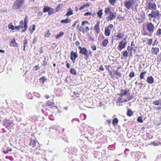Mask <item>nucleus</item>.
<instances>
[{"label": "nucleus", "instance_id": "nucleus-1", "mask_svg": "<svg viewBox=\"0 0 161 161\" xmlns=\"http://www.w3.org/2000/svg\"><path fill=\"white\" fill-rule=\"evenodd\" d=\"M25 3L24 0H15L13 6L12 8L15 10L19 8Z\"/></svg>", "mask_w": 161, "mask_h": 161}, {"label": "nucleus", "instance_id": "nucleus-2", "mask_svg": "<svg viewBox=\"0 0 161 161\" xmlns=\"http://www.w3.org/2000/svg\"><path fill=\"white\" fill-rule=\"evenodd\" d=\"M134 3V1L132 0H129L127 1H125V6L128 9L131 8L133 9V5Z\"/></svg>", "mask_w": 161, "mask_h": 161}, {"label": "nucleus", "instance_id": "nucleus-3", "mask_svg": "<svg viewBox=\"0 0 161 161\" xmlns=\"http://www.w3.org/2000/svg\"><path fill=\"white\" fill-rule=\"evenodd\" d=\"M147 28L148 31L152 33L153 32L155 27L151 23H149L147 25Z\"/></svg>", "mask_w": 161, "mask_h": 161}, {"label": "nucleus", "instance_id": "nucleus-4", "mask_svg": "<svg viewBox=\"0 0 161 161\" xmlns=\"http://www.w3.org/2000/svg\"><path fill=\"white\" fill-rule=\"evenodd\" d=\"M148 16L152 18H156L157 17L159 16V12L157 10H152L151 13L148 14Z\"/></svg>", "mask_w": 161, "mask_h": 161}, {"label": "nucleus", "instance_id": "nucleus-5", "mask_svg": "<svg viewBox=\"0 0 161 161\" xmlns=\"http://www.w3.org/2000/svg\"><path fill=\"white\" fill-rule=\"evenodd\" d=\"M126 43V42H123V41H121L119 42L118 47H119L118 49L119 51H121L122 49L125 47Z\"/></svg>", "mask_w": 161, "mask_h": 161}, {"label": "nucleus", "instance_id": "nucleus-6", "mask_svg": "<svg viewBox=\"0 0 161 161\" xmlns=\"http://www.w3.org/2000/svg\"><path fill=\"white\" fill-rule=\"evenodd\" d=\"M79 53H80L84 55L86 58H88L89 57V55L87 54V50L85 47H83V49L80 50Z\"/></svg>", "mask_w": 161, "mask_h": 161}, {"label": "nucleus", "instance_id": "nucleus-7", "mask_svg": "<svg viewBox=\"0 0 161 161\" xmlns=\"http://www.w3.org/2000/svg\"><path fill=\"white\" fill-rule=\"evenodd\" d=\"M70 59L72 61L73 63H75V59L78 57V55L72 51L71 52Z\"/></svg>", "mask_w": 161, "mask_h": 161}, {"label": "nucleus", "instance_id": "nucleus-8", "mask_svg": "<svg viewBox=\"0 0 161 161\" xmlns=\"http://www.w3.org/2000/svg\"><path fill=\"white\" fill-rule=\"evenodd\" d=\"M100 22L98 21H97L96 24V25L94 28V30L96 31V33L97 34L99 33L100 32V29L99 27Z\"/></svg>", "mask_w": 161, "mask_h": 161}, {"label": "nucleus", "instance_id": "nucleus-9", "mask_svg": "<svg viewBox=\"0 0 161 161\" xmlns=\"http://www.w3.org/2000/svg\"><path fill=\"white\" fill-rule=\"evenodd\" d=\"M147 6L148 7L147 9H155L156 8V6L154 3H148L147 4Z\"/></svg>", "mask_w": 161, "mask_h": 161}, {"label": "nucleus", "instance_id": "nucleus-10", "mask_svg": "<svg viewBox=\"0 0 161 161\" xmlns=\"http://www.w3.org/2000/svg\"><path fill=\"white\" fill-rule=\"evenodd\" d=\"M46 105L49 108H53L54 107H55V106L54 105V103L53 102L49 101L47 102Z\"/></svg>", "mask_w": 161, "mask_h": 161}, {"label": "nucleus", "instance_id": "nucleus-11", "mask_svg": "<svg viewBox=\"0 0 161 161\" xmlns=\"http://www.w3.org/2000/svg\"><path fill=\"white\" fill-rule=\"evenodd\" d=\"M147 81L149 84H152L154 82L153 78L152 76L148 77L147 78Z\"/></svg>", "mask_w": 161, "mask_h": 161}, {"label": "nucleus", "instance_id": "nucleus-12", "mask_svg": "<svg viewBox=\"0 0 161 161\" xmlns=\"http://www.w3.org/2000/svg\"><path fill=\"white\" fill-rule=\"evenodd\" d=\"M116 13H112V12L107 17V19H108L109 20H111L112 19H114L116 17ZM107 20H108L107 19Z\"/></svg>", "mask_w": 161, "mask_h": 161}, {"label": "nucleus", "instance_id": "nucleus-13", "mask_svg": "<svg viewBox=\"0 0 161 161\" xmlns=\"http://www.w3.org/2000/svg\"><path fill=\"white\" fill-rule=\"evenodd\" d=\"M10 46L12 47H18V44L16 43L15 39H14L10 42Z\"/></svg>", "mask_w": 161, "mask_h": 161}, {"label": "nucleus", "instance_id": "nucleus-14", "mask_svg": "<svg viewBox=\"0 0 161 161\" xmlns=\"http://www.w3.org/2000/svg\"><path fill=\"white\" fill-rule=\"evenodd\" d=\"M110 31L109 30L108 27H105L104 34L106 36H108L110 35Z\"/></svg>", "mask_w": 161, "mask_h": 161}, {"label": "nucleus", "instance_id": "nucleus-15", "mask_svg": "<svg viewBox=\"0 0 161 161\" xmlns=\"http://www.w3.org/2000/svg\"><path fill=\"white\" fill-rule=\"evenodd\" d=\"M121 91H123V92H122L119 95L121 97H122L123 96L126 95L127 94L128 92L129 91V90H123V89L121 90Z\"/></svg>", "mask_w": 161, "mask_h": 161}, {"label": "nucleus", "instance_id": "nucleus-16", "mask_svg": "<svg viewBox=\"0 0 161 161\" xmlns=\"http://www.w3.org/2000/svg\"><path fill=\"white\" fill-rule=\"evenodd\" d=\"M152 52L155 55L157 54L159 52V49L158 48H152Z\"/></svg>", "mask_w": 161, "mask_h": 161}, {"label": "nucleus", "instance_id": "nucleus-17", "mask_svg": "<svg viewBox=\"0 0 161 161\" xmlns=\"http://www.w3.org/2000/svg\"><path fill=\"white\" fill-rule=\"evenodd\" d=\"M36 142L35 140H31L29 145L32 146L33 147L36 146Z\"/></svg>", "mask_w": 161, "mask_h": 161}, {"label": "nucleus", "instance_id": "nucleus-18", "mask_svg": "<svg viewBox=\"0 0 161 161\" xmlns=\"http://www.w3.org/2000/svg\"><path fill=\"white\" fill-rule=\"evenodd\" d=\"M70 21L69 19L67 18L65 19H63L61 21V22L62 23H68Z\"/></svg>", "mask_w": 161, "mask_h": 161}, {"label": "nucleus", "instance_id": "nucleus-19", "mask_svg": "<svg viewBox=\"0 0 161 161\" xmlns=\"http://www.w3.org/2000/svg\"><path fill=\"white\" fill-rule=\"evenodd\" d=\"M108 40L107 39H105L103 42V47H106L107 45L108 44Z\"/></svg>", "mask_w": 161, "mask_h": 161}, {"label": "nucleus", "instance_id": "nucleus-20", "mask_svg": "<svg viewBox=\"0 0 161 161\" xmlns=\"http://www.w3.org/2000/svg\"><path fill=\"white\" fill-rule=\"evenodd\" d=\"M118 122V119L116 118L114 119L113 120L112 124L114 126H116Z\"/></svg>", "mask_w": 161, "mask_h": 161}, {"label": "nucleus", "instance_id": "nucleus-21", "mask_svg": "<svg viewBox=\"0 0 161 161\" xmlns=\"http://www.w3.org/2000/svg\"><path fill=\"white\" fill-rule=\"evenodd\" d=\"M105 13L106 14H110L111 13V9L109 8H105Z\"/></svg>", "mask_w": 161, "mask_h": 161}, {"label": "nucleus", "instance_id": "nucleus-22", "mask_svg": "<svg viewBox=\"0 0 161 161\" xmlns=\"http://www.w3.org/2000/svg\"><path fill=\"white\" fill-rule=\"evenodd\" d=\"M70 73L71 74H73L75 75H76V70L74 68H71L70 69Z\"/></svg>", "mask_w": 161, "mask_h": 161}, {"label": "nucleus", "instance_id": "nucleus-23", "mask_svg": "<svg viewBox=\"0 0 161 161\" xmlns=\"http://www.w3.org/2000/svg\"><path fill=\"white\" fill-rule=\"evenodd\" d=\"M114 74H116L119 77H120L121 76V74L118 71V70H114L113 71Z\"/></svg>", "mask_w": 161, "mask_h": 161}, {"label": "nucleus", "instance_id": "nucleus-24", "mask_svg": "<svg viewBox=\"0 0 161 161\" xmlns=\"http://www.w3.org/2000/svg\"><path fill=\"white\" fill-rule=\"evenodd\" d=\"M73 13L72 10L70 8H69V11L67 12L66 15L69 16L73 14Z\"/></svg>", "mask_w": 161, "mask_h": 161}, {"label": "nucleus", "instance_id": "nucleus-25", "mask_svg": "<svg viewBox=\"0 0 161 161\" xmlns=\"http://www.w3.org/2000/svg\"><path fill=\"white\" fill-rule=\"evenodd\" d=\"M124 36V35L123 34H121L119 33H118L117 34V37L118 39H122Z\"/></svg>", "mask_w": 161, "mask_h": 161}, {"label": "nucleus", "instance_id": "nucleus-26", "mask_svg": "<svg viewBox=\"0 0 161 161\" xmlns=\"http://www.w3.org/2000/svg\"><path fill=\"white\" fill-rule=\"evenodd\" d=\"M40 81L42 83V84H43L44 82L47 80V79L45 76H43L42 78H41L39 79Z\"/></svg>", "mask_w": 161, "mask_h": 161}, {"label": "nucleus", "instance_id": "nucleus-27", "mask_svg": "<svg viewBox=\"0 0 161 161\" xmlns=\"http://www.w3.org/2000/svg\"><path fill=\"white\" fill-rule=\"evenodd\" d=\"M146 71H145L143 72H142L141 73L140 75V78L142 80L144 78V75L146 74Z\"/></svg>", "mask_w": 161, "mask_h": 161}, {"label": "nucleus", "instance_id": "nucleus-28", "mask_svg": "<svg viewBox=\"0 0 161 161\" xmlns=\"http://www.w3.org/2000/svg\"><path fill=\"white\" fill-rule=\"evenodd\" d=\"M102 9H100L98 11V12L97 13L98 17L99 18H101V16L103 14L102 13Z\"/></svg>", "mask_w": 161, "mask_h": 161}, {"label": "nucleus", "instance_id": "nucleus-29", "mask_svg": "<svg viewBox=\"0 0 161 161\" xmlns=\"http://www.w3.org/2000/svg\"><path fill=\"white\" fill-rule=\"evenodd\" d=\"M12 23H9L8 25V27L9 29H10L12 30H15V27L13 25Z\"/></svg>", "mask_w": 161, "mask_h": 161}, {"label": "nucleus", "instance_id": "nucleus-30", "mask_svg": "<svg viewBox=\"0 0 161 161\" xmlns=\"http://www.w3.org/2000/svg\"><path fill=\"white\" fill-rule=\"evenodd\" d=\"M133 112L131 109H129L127 112V115L129 116H131L133 115Z\"/></svg>", "mask_w": 161, "mask_h": 161}, {"label": "nucleus", "instance_id": "nucleus-31", "mask_svg": "<svg viewBox=\"0 0 161 161\" xmlns=\"http://www.w3.org/2000/svg\"><path fill=\"white\" fill-rule=\"evenodd\" d=\"M64 33L63 32H61L59 34L56 35V39H58L60 37L64 35Z\"/></svg>", "mask_w": 161, "mask_h": 161}, {"label": "nucleus", "instance_id": "nucleus-32", "mask_svg": "<svg viewBox=\"0 0 161 161\" xmlns=\"http://www.w3.org/2000/svg\"><path fill=\"white\" fill-rule=\"evenodd\" d=\"M51 8L47 6H45L43 9V12H46L48 11Z\"/></svg>", "mask_w": 161, "mask_h": 161}, {"label": "nucleus", "instance_id": "nucleus-33", "mask_svg": "<svg viewBox=\"0 0 161 161\" xmlns=\"http://www.w3.org/2000/svg\"><path fill=\"white\" fill-rule=\"evenodd\" d=\"M117 0H108V1L111 5L114 6Z\"/></svg>", "mask_w": 161, "mask_h": 161}, {"label": "nucleus", "instance_id": "nucleus-34", "mask_svg": "<svg viewBox=\"0 0 161 161\" xmlns=\"http://www.w3.org/2000/svg\"><path fill=\"white\" fill-rule=\"evenodd\" d=\"M161 100H159L158 101H154L153 102V103L155 105H158L160 103V101Z\"/></svg>", "mask_w": 161, "mask_h": 161}, {"label": "nucleus", "instance_id": "nucleus-35", "mask_svg": "<svg viewBox=\"0 0 161 161\" xmlns=\"http://www.w3.org/2000/svg\"><path fill=\"white\" fill-rule=\"evenodd\" d=\"M48 11V14L49 15H51L53 14L54 12V10L53 8H51Z\"/></svg>", "mask_w": 161, "mask_h": 161}, {"label": "nucleus", "instance_id": "nucleus-36", "mask_svg": "<svg viewBox=\"0 0 161 161\" xmlns=\"http://www.w3.org/2000/svg\"><path fill=\"white\" fill-rule=\"evenodd\" d=\"M137 121L139 122L142 123L143 122V121L142 120V116L139 117L137 119Z\"/></svg>", "mask_w": 161, "mask_h": 161}, {"label": "nucleus", "instance_id": "nucleus-37", "mask_svg": "<svg viewBox=\"0 0 161 161\" xmlns=\"http://www.w3.org/2000/svg\"><path fill=\"white\" fill-rule=\"evenodd\" d=\"M123 55L125 58H127L128 56V53L126 50L125 51L123 52Z\"/></svg>", "mask_w": 161, "mask_h": 161}, {"label": "nucleus", "instance_id": "nucleus-38", "mask_svg": "<svg viewBox=\"0 0 161 161\" xmlns=\"http://www.w3.org/2000/svg\"><path fill=\"white\" fill-rule=\"evenodd\" d=\"M161 34V29H158L157 31L156 35L157 36L160 35Z\"/></svg>", "mask_w": 161, "mask_h": 161}, {"label": "nucleus", "instance_id": "nucleus-39", "mask_svg": "<svg viewBox=\"0 0 161 161\" xmlns=\"http://www.w3.org/2000/svg\"><path fill=\"white\" fill-rule=\"evenodd\" d=\"M50 32L49 31H47L45 33L44 36L46 37H48L50 36Z\"/></svg>", "mask_w": 161, "mask_h": 161}, {"label": "nucleus", "instance_id": "nucleus-40", "mask_svg": "<svg viewBox=\"0 0 161 161\" xmlns=\"http://www.w3.org/2000/svg\"><path fill=\"white\" fill-rule=\"evenodd\" d=\"M85 30V29L83 28V27L82 26V25H81V26L80 27V29L79 31H82V33H85L84 31Z\"/></svg>", "mask_w": 161, "mask_h": 161}, {"label": "nucleus", "instance_id": "nucleus-41", "mask_svg": "<svg viewBox=\"0 0 161 161\" xmlns=\"http://www.w3.org/2000/svg\"><path fill=\"white\" fill-rule=\"evenodd\" d=\"M28 41L26 39H25L24 41V48H25L26 46L27 45Z\"/></svg>", "mask_w": 161, "mask_h": 161}, {"label": "nucleus", "instance_id": "nucleus-42", "mask_svg": "<svg viewBox=\"0 0 161 161\" xmlns=\"http://www.w3.org/2000/svg\"><path fill=\"white\" fill-rule=\"evenodd\" d=\"M148 40V44L151 45L152 43L153 40L152 39H147Z\"/></svg>", "mask_w": 161, "mask_h": 161}, {"label": "nucleus", "instance_id": "nucleus-43", "mask_svg": "<svg viewBox=\"0 0 161 161\" xmlns=\"http://www.w3.org/2000/svg\"><path fill=\"white\" fill-rule=\"evenodd\" d=\"M134 76V73L133 71H131L129 74V77L130 78L133 77Z\"/></svg>", "mask_w": 161, "mask_h": 161}, {"label": "nucleus", "instance_id": "nucleus-44", "mask_svg": "<svg viewBox=\"0 0 161 161\" xmlns=\"http://www.w3.org/2000/svg\"><path fill=\"white\" fill-rule=\"evenodd\" d=\"M23 28V26L22 25H19L17 26H15V29H18V30H19L20 28Z\"/></svg>", "mask_w": 161, "mask_h": 161}, {"label": "nucleus", "instance_id": "nucleus-45", "mask_svg": "<svg viewBox=\"0 0 161 161\" xmlns=\"http://www.w3.org/2000/svg\"><path fill=\"white\" fill-rule=\"evenodd\" d=\"M40 69V68L39 66L37 65H36L34 66V69L35 71H37L38 69Z\"/></svg>", "mask_w": 161, "mask_h": 161}, {"label": "nucleus", "instance_id": "nucleus-46", "mask_svg": "<svg viewBox=\"0 0 161 161\" xmlns=\"http://www.w3.org/2000/svg\"><path fill=\"white\" fill-rule=\"evenodd\" d=\"M88 23V22L86 20L82 22L81 25H84L85 24H87Z\"/></svg>", "mask_w": 161, "mask_h": 161}, {"label": "nucleus", "instance_id": "nucleus-47", "mask_svg": "<svg viewBox=\"0 0 161 161\" xmlns=\"http://www.w3.org/2000/svg\"><path fill=\"white\" fill-rule=\"evenodd\" d=\"M133 48V47H130L129 46H128L127 47V50H130V53L131 54L132 50Z\"/></svg>", "mask_w": 161, "mask_h": 161}, {"label": "nucleus", "instance_id": "nucleus-48", "mask_svg": "<svg viewBox=\"0 0 161 161\" xmlns=\"http://www.w3.org/2000/svg\"><path fill=\"white\" fill-rule=\"evenodd\" d=\"M37 39V38L36 37H34L32 43H36V42Z\"/></svg>", "mask_w": 161, "mask_h": 161}, {"label": "nucleus", "instance_id": "nucleus-49", "mask_svg": "<svg viewBox=\"0 0 161 161\" xmlns=\"http://www.w3.org/2000/svg\"><path fill=\"white\" fill-rule=\"evenodd\" d=\"M91 47L93 50H96V47L94 45L91 46Z\"/></svg>", "mask_w": 161, "mask_h": 161}, {"label": "nucleus", "instance_id": "nucleus-50", "mask_svg": "<svg viewBox=\"0 0 161 161\" xmlns=\"http://www.w3.org/2000/svg\"><path fill=\"white\" fill-rule=\"evenodd\" d=\"M27 16H26L25 19H24V23H28V20H27Z\"/></svg>", "mask_w": 161, "mask_h": 161}, {"label": "nucleus", "instance_id": "nucleus-51", "mask_svg": "<svg viewBox=\"0 0 161 161\" xmlns=\"http://www.w3.org/2000/svg\"><path fill=\"white\" fill-rule=\"evenodd\" d=\"M85 29V33L89 31V27L88 26H86Z\"/></svg>", "mask_w": 161, "mask_h": 161}, {"label": "nucleus", "instance_id": "nucleus-52", "mask_svg": "<svg viewBox=\"0 0 161 161\" xmlns=\"http://www.w3.org/2000/svg\"><path fill=\"white\" fill-rule=\"evenodd\" d=\"M75 44L76 46H78L80 44V43L79 41H76L75 42Z\"/></svg>", "mask_w": 161, "mask_h": 161}, {"label": "nucleus", "instance_id": "nucleus-53", "mask_svg": "<svg viewBox=\"0 0 161 161\" xmlns=\"http://www.w3.org/2000/svg\"><path fill=\"white\" fill-rule=\"evenodd\" d=\"M134 98V96L133 95H131L130 97H127V99H128V100H130L131 99L133 98Z\"/></svg>", "mask_w": 161, "mask_h": 161}, {"label": "nucleus", "instance_id": "nucleus-54", "mask_svg": "<svg viewBox=\"0 0 161 161\" xmlns=\"http://www.w3.org/2000/svg\"><path fill=\"white\" fill-rule=\"evenodd\" d=\"M158 43V42L157 41V40H155L153 43V46L155 45V44L157 45Z\"/></svg>", "mask_w": 161, "mask_h": 161}, {"label": "nucleus", "instance_id": "nucleus-55", "mask_svg": "<svg viewBox=\"0 0 161 161\" xmlns=\"http://www.w3.org/2000/svg\"><path fill=\"white\" fill-rule=\"evenodd\" d=\"M110 66V65H105V68L106 70H109V67Z\"/></svg>", "mask_w": 161, "mask_h": 161}, {"label": "nucleus", "instance_id": "nucleus-56", "mask_svg": "<svg viewBox=\"0 0 161 161\" xmlns=\"http://www.w3.org/2000/svg\"><path fill=\"white\" fill-rule=\"evenodd\" d=\"M27 23H24V28L27 29V28L28 26H27Z\"/></svg>", "mask_w": 161, "mask_h": 161}, {"label": "nucleus", "instance_id": "nucleus-57", "mask_svg": "<svg viewBox=\"0 0 161 161\" xmlns=\"http://www.w3.org/2000/svg\"><path fill=\"white\" fill-rule=\"evenodd\" d=\"M35 27H36V26L35 25H33V28L32 29V31L31 32V33H32L33 32V31L35 30Z\"/></svg>", "mask_w": 161, "mask_h": 161}, {"label": "nucleus", "instance_id": "nucleus-58", "mask_svg": "<svg viewBox=\"0 0 161 161\" xmlns=\"http://www.w3.org/2000/svg\"><path fill=\"white\" fill-rule=\"evenodd\" d=\"M99 69L101 71H103L104 69L102 65H101L99 68Z\"/></svg>", "mask_w": 161, "mask_h": 161}, {"label": "nucleus", "instance_id": "nucleus-59", "mask_svg": "<svg viewBox=\"0 0 161 161\" xmlns=\"http://www.w3.org/2000/svg\"><path fill=\"white\" fill-rule=\"evenodd\" d=\"M91 14V13L90 12H86L84 14V16H87Z\"/></svg>", "mask_w": 161, "mask_h": 161}, {"label": "nucleus", "instance_id": "nucleus-60", "mask_svg": "<svg viewBox=\"0 0 161 161\" xmlns=\"http://www.w3.org/2000/svg\"><path fill=\"white\" fill-rule=\"evenodd\" d=\"M151 144H152L154 146H157L158 145V144L156 143L155 142H151Z\"/></svg>", "mask_w": 161, "mask_h": 161}, {"label": "nucleus", "instance_id": "nucleus-61", "mask_svg": "<svg viewBox=\"0 0 161 161\" xmlns=\"http://www.w3.org/2000/svg\"><path fill=\"white\" fill-rule=\"evenodd\" d=\"M23 20H22L20 21V22L19 23V25H22V26H23Z\"/></svg>", "mask_w": 161, "mask_h": 161}, {"label": "nucleus", "instance_id": "nucleus-62", "mask_svg": "<svg viewBox=\"0 0 161 161\" xmlns=\"http://www.w3.org/2000/svg\"><path fill=\"white\" fill-rule=\"evenodd\" d=\"M83 5L84 6V7H89L90 6V5L88 3H87L86 4H84Z\"/></svg>", "mask_w": 161, "mask_h": 161}, {"label": "nucleus", "instance_id": "nucleus-63", "mask_svg": "<svg viewBox=\"0 0 161 161\" xmlns=\"http://www.w3.org/2000/svg\"><path fill=\"white\" fill-rule=\"evenodd\" d=\"M84 6L83 5L82 6L80 7L79 9V10H82L83 9L85 8Z\"/></svg>", "mask_w": 161, "mask_h": 161}, {"label": "nucleus", "instance_id": "nucleus-64", "mask_svg": "<svg viewBox=\"0 0 161 161\" xmlns=\"http://www.w3.org/2000/svg\"><path fill=\"white\" fill-rule=\"evenodd\" d=\"M113 27V25L112 24H109L108 25V28H112Z\"/></svg>", "mask_w": 161, "mask_h": 161}]
</instances>
